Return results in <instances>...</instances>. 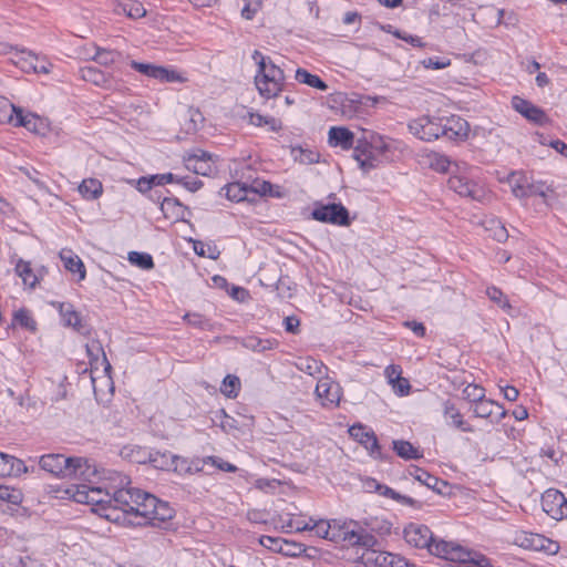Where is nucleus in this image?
I'll return each mask as SVG.
<instances>
[{
	"label": "nucleus",
	"instance_id": "09e8293b",
	"mask_svg": "<svg viewBox=\"0 0 567 567\" xmlns=\"http://www.w3.org/2000/svg\"><path fill=\"white\" fill-rule=\"evenodd\" d=\"M122 59V53L115 50L99 49L94 55V60L100 65H111Z\"/></svg>",
	"mask_w": 567,
	"mask_h": 567
},
{
	"label": "nucleus",
	"instance_id": "7ed1b4c3",
	"mask_svg": "<svg viewBox=\"0 0 567 567\" xmlns=\"http://www.w3.org/2000/svg\"><path fill=\"white\" fill-rule=\"evenodd\" d=\"M65 494L76 503L91 504L93 511L101 516L111 518L107 513L112 509L113 504V485L112 486H91L87 484L72 485L65 489Z\"/></svg>",
	"mask_w": 567,
	"mask_h": 567
},
{
	"label": "nucleus",
	"instance_id": "37998d69",
	"mask_svg": "<svg viewBox=\"0 0 567 567\" xmlns=\"http://www.w3.org/2000/svg\"><path fill=\"white\" fill-rule=\"evenodd\" d=\"M174 458L171 453H162L159 451H151V457L147 463L152 464L155 468L158 470H169L174 464Z\"/></svg>",
	"mask_w": 567,
	"mask_h": 567
},
{
	"label": "nucleus",
	"instance_id": "c9c22d12",
	"mask_svg": "<svg viewBox=\"0 0 567 567\" xmlns=\"http://www.w3.org/2000/svg\"><path fill=\"white\" fill-rule=\"evenodd\" d=\"M243 346L255 352H265L275 349L278 346V342L271 339H260L258 337L250 336L243 340Z\"/></svg>",
	"mask_w": 567,
	"mask_h": 567
},
{
	"label": "nucleus",
	"instance_id": "e433bc0d",
	"mask_svg": "<svg viewBox=\"0 0 567 567\" xmlns=\"http://www.w3.org/2000/svg\"><path fill=\"white\" fill-rule=\"evenodd\" d=\"M228 199L234 202L245 200L250 193L249 185L246 183H230L221 188Z\"/></svg>",
	"mask_w": 567,
	"mask_h": 567
},
{
	"label": "nucleus",
	"instance_id": "58836bf2",
	"mask_svg": "<svg viewBox=\"0 0 567 567\" xmlns=\"http://www.w3.org/2000/svg\"><path fill=\"white\" fill-rule=\"evenodd\" d=\"M102 190V183L95 178L84 179L79 186V192L85 199H95L100 197Z\"/></svg>",
	"mask_w": 567,
	"mask_h": 567
},
{
	"label": "nucleus",
	"instance_id": "5fc2aeb1",
	"mask_svg": "<svg viewBox=\"0 0 567 567\" xmlns=\"http://www.w3.org/2000/svg\"><path fill=\"white\" fill-rule=\"evenodd\" d=\"M250 123L256 126L267 125L269 130L272 132H278L281 130V122L275 117H266L260 114H250Z\"/></svg>",
	"mask_w": 567,
	"mask_h": 567
},
{
	"label": "nucleus",
	"instance_id": "864d4df0",
	"mask_svg": "<svg viewBox=\"0 0 567 567\" xmlns=\"http://www.w3.org/2000/svg\"><path fill=\"white\" fill-rule=\"evenodd\" d=\"M543 538L539 535H527L526 533H520L515 537V544L525 548H534L538 549L542 547Z\"/></svg>",
	"mask_w": 567,
	"mask_h": 567
},
{
	"label": "nucleus",
	"instance_id": "79ce46f5",
	"mask_svg": "<svg viewBox=\"0 0 567 567\" xmlns=\"http://www.w3.org/2000/svg\"><path fill=\"white\" fill-rule=\"evenodd\" d=\"M297 368L312 377L321 375L323 373V369H326L321 361L313 358L300 359V361L297 363Z\"/></svg>",
	"mask_w": 567,
	"mask_h": 567
},
{
	"label": "nucleus",
	"instance_id": "774afa93",
	"mask_svg": "<svg viewBox=\"0 0 567 567\" xmlns=\"http://www.w3.org/2000/svg\"><path fill=\"white\" fill-rule=\"evenodd\" d=\"M285 527L289 528V530L301 533L308 529V524L307 522L297 519L295 517H289L285 523Z\"/></svg>",
	"mask_w": 567,
	"mask_h": 567
},
{
	"label": "nucleus",
	"instance_id": "a19ab883",
	"mask_svg": "<svg viewBox=\"0 0 567 567\" xmlns=\"http://www.w3.org/2000/svg\"><path fill=\"white\" fill-rule=\"evenodd\" d=\"M16 272L22 279L24 285L31 288L37 285L38 278L33 274L30 262L19 259L16 264Z\"/></svg>",
	"mask_w": 567,
	"mask_h": 567
},
{
	"label": "nucleus",
	"instance_id": "0e129e2a",
	"mask_svg": "<svg viewBox=\"0 0 567 567\" xmlns=\"http://www.w3.org/2000/svg\"><path fill=\"white\" fill-rule=\"evenodd\" d=\"M492 224L493 226L491 227V230L493 231L494 239L498 243L507 240V229L499 221L493 220Z\"/></svg>",
	"mask_w": 567,
	"mask_h": 567
},
{
	"label": "nucleus",
	"instance_id": "c756f323",
	"mask_svg": "<svg viewBox=\"0 0 567 567\" xmlns=\"http://www.w3.org/2000/svg\"><path fill=\"white\" fill-rule=\"evenodd\" d=\"M60 313L63 318L65 326L72 327L81 333H86V326L82 323L81 317L73 309L72 305L61 303Z\"/></svg>",
	"mask_w": 567,
	"mask_h": 567
},
{
	"label": "nucleus",
	"instance_id": "4d7b16f0",
	"mask_svg": "<svg viewBox=\"0 0 567 567\" xmlns=\"http://www.w3.org/2000/svg\"><path fill=\"white\" fill-rule=\"evenodd\" d=\"M463 395L466 400L475 404L485 399V389L477 384H468L463 390Z\"/></svg>",
	"mask_w": 567,
	"mask_h": 567
},
{
	"label": "nucleus",
	"instance_id": "338daca9",
	"mask_svg": "<svg viewBox=\"0 0 567 567\" xmlns=\"http://www.w3.org/2000/svg\"><path fill=\"white\" fill-rule=\"evenodd\" d=\"M395 393L400 395H406L410 392L411 385L409 380L405 378H399L398 380L390 382Z\"/></svg>",
	"mask_w": 567,
	"mask_h": 567
},
{
	"label": "nucleus",
	"instance_id": "f8f14e48",
	"mask_svg": "<svg viewBox=\"0 0 567 567\" xmlns=\"http://www.w3.org/2000/svg\"><path fill=\"white\" fill-rule=\"evenodd\" d=\"M130 65L135 71L140 72L141 74L152 78L155 80H159L164 83H173V82H179L182 81V76L175 72L174 70L166 69L164 66L151 64V63H143L132 60L130 62Z\"/></svg>",
	"mask_w": 567,
	"mask_h": 567
},
{
	"label": "nucleus",
	"instance_id": "423d86ee",
	"mask_svg": "<svg viewBox=\"0 0 567 567\" xmlns=\"http://www.w3.org/2000/svg\"><path fill=\"white\" fill-rule=\"evenodd\" d=\"M433 555L454 563L453 567H486L488 561L484 557L476 559L471 551L461 545L441 542L433 550Z\"/></svg>",
	"mask_w": 567,
	"mask_h": 567
},
{
	"label": "nucleus",
	"instance_id": "bf43d9fd",
	"mask_svg": "<svg viewBox=\"0 0 567 567\" xmlns=\"http://www.w3.org/2000/svg\"><path fill=\"white\" fill-rule=\"evenodd\" d=\"M85 348H86V353L90 358L91 364H93V362H97L100 359V355H102L104 362H107L106 355H105L103 348L99 341L92 340L91 342L86 343Z\"/></svg>",
	"mask_w": 567,
	"mask_h": 567
},
{
	"label": "nucleus",
	"instance_id": "9b49d317",
	"mask_svg": "<svg viewBox=\"0 0 567 567\" xmlns=\"http://www.w3.org/2000/svg\"><path fill=\"white\" fill-rule=\"evenodd\" d=\"M542 507L553 519L561 520L567 517V499L558 489L549 488L543 493Z\"/></svg>",
	"mask_w": 567,
	"mask_h": 567
},
{
	"label": "nucleus",
	"instance_id": "a211bd4d",
	"mask_svg": "<svg viewBox=\"0 0 567 567\" xmlns=\"http://www.w3.org/2000/svg\"><path fill=\"white\" fill-rule=\"evenodd\" d=\"M185 166L188 171L197 175L210 176L215 173V166L208 153L199 151V154H193L185 158Z\"/></svg>",
	"mask_w": 567,
	"mask_h": 567
},
{
	"label": "nucleus",
	"instance_id": "c03bdc74",
	"mask_svg": "<svg viewBox=\"0 0 567 567\" xmlns=\"http://www.w3.org/2000/svg\"><path fill=\"white\" fill-rule=\"evenodd\" d=\"M184 320L187 321V323L194 328L205 330V331H212L214 330V323L210 319L206 318L202 313L197 312H188L184 317Z\"/></svg>",
	"mask_w": 567,
	"mask_h": 567
},
{
	"label": "nucleus",
	"instance_id": "13d9d810",
	"mask_svg": "<svg viewBox=\"0 0 567 567\" xmlns=\"http://www.w3.org/2000/svg\"><path fill=\"white\" fill-rule=\"evenodd\" d=\"M13 320L14 322H17L18 324H20L21 327L25 328V329H29V330H35V321L33 320V318L30 316V312L27 310V309H19L18 311L14 312V316H13Z\"/></svg>",
	"mask_w": 567,
	"mask_h": 567
},
{
	"label": "nucleus",
	"instance_id": "680f3d73",
	"mask_svg": "<svg viewBox=\"0 0 567 567\" xmlns=\"http://www.w3.org/2000/svg\"><path fill=\"white\" fill-rule=\"evenodd\" d=\"M250 193L259 194V195H270L272 194V184L266 181H255L251 185H249Z\"/></svg>",
	"mask_w": 567,
	"mask_h": 567
},
{
	"label": "nucleus",
	"instance_id": "f03ea898",
	"mask_svg": "<svg viewBox=\"0 0 567 567\" xmlns=\"http://www.w3.org/2000/svg\"><path fill=\"white\" fill-rule=\"evenodd\" d=\"M251 58L258 65L255 84L259 94L266 99L277 96L282 90L284 71L258 50L254 51Z\"/></svg>",
	"mask_w": 567,
	"mask_h": 567
},
{
	"label": "nucleus",
	"instance_id": "412c9836",
	"mask_svg": "<svg viewBox=\"0 0 567 567\" xmlns=\"http://www.w3.org/2000/svg\"><path fill=\"white\" fill-rule=\"evenodd\" d=\"M353 158L365 173L377 167L378 158L372 153V144L365 141H358L353 150Z\"/></svg>",
	"mask_w": 567,
	"mask_h": 567
},
{
	"label": "nucleus",
	"instance_id": "473e14b6",
	"mask_svg": "<svg viewBox=\"0 0 567 567\" xmlns=\"http://www.w3.org/2000/svg\"><path fill=\"white\" fill-rule=\"evenodd\" d=\"M81 76L84 81L92 82L95 85L110 87L111 78L94 66H84L81 69Z\"/></svg>",
	"mask_w": 567,
	"mask_h": 567
},
{
	"label": "nucleus",
	"instance_id": "49530a36",
	"mask_svg": "<svg viewBox=\"0 0 567 567\" xmlns=\"http://www.w3.org/2000/svg\"><path fill=\"white\" fill-rule=\"evenodd\" d=\"M185 116L186 120L185 123L183 124L184 131L187 134L195 133L198 130L199 124H202L204 121L203 114L200 113L199 110L189 107Z\"/></svg>",
	"mask_w": 567,
	"mask_h": 567
},
{
	"label": "nucleus",
	"instance_id": "f704fd0d",
	"mask_svg": "<svg viewBox=\"0 0 567 567\" xmlns=\"http://www.w3.org/2000/svg\"><path fill=\"white\" fill-rule=\"evenodd\" d=\"M392 444L396 455L403 460H419L423 456L422 452L414 447L409 441L394 440Z\"/></svg>",
	"mask_w": 567,
	"mask_h": 567
},
{
	"label": "nucleus",
	"instance_id": "6e6552de",
	"mask_svg": "<svg viewBox=\"0 0 567 567\" xmlns=\"http://www.w3.org/2000/svg\"><path fill=\"white\" fill-rule=\"evenodd\" d=\"M145 504L142 509V517L138 520H130L133 525H152L156 526L157 523H164L173 518V509L166 502H162L152 494H145Z\"/></svg>",
	"mask_w": 567,
	"mask_h": 567
},
{
	"label": "nucleus",
	"instance_id": "0eeeda50",
	"mask_svg": "<svg viewBox=\"0 0 567 567\" xmlns=\"http://www.w3.org/2000/svg\"><path fill=\"white\" fill-rule=\"evenodd\" d=\"M456 172L447 179V187L464 198L472 200H483L487 196L485 187L478 182L472 179L455 164Z\"/></svg>",
	"mask_w": 567,
	"mask_h": 567
},
{
	"label": "nucleus",
	"instance_id": "dca6fc26",
	"mask_svg": "<svg viewBox=\"0 0 567 567\" xmlns=\"http://www.w3.org/2000/svg\"><path fill=\"white\" fill-rule=\"evenodd\" d=\"M468 123L458 116H451L445 118L444 122L441 121V137L450 141L463 140L468 136Z\"/></svg>",
	"mask_w": 567,
	"mask_h": 567
},
{
	"label": "nucleus",
	"instance_id": "ddd939ff",
	"mask_svg": "<svg viewBox=\"0 0 567 567\" xmlns=\"http://www.w3.org/2000/svg\"><path fill=\"white\" fill-rule=\"evenodd\" d=\"M409 131L417 138L431 142L441 137V121L421 117L409 123Z\"/></svg>",
	"mask_w": 567,
	"mask_h": 567
},
{
	"label": "nucleus",
	"instance_id": "20e7f679",
	"mask_svg": "<svg viewBox=\"0 0 567 567\" xmlns=\"http://www.w3.org/2000/svg\"><path fill=\"white\" fill-rule=\"evenodd\" d=\"M120 480L118 485H113L112 509H120L123 514L134 517L138 520L142 517V509L145 504L144 496L147 494L138 488L125 487L130 484L126 476L116 474Z\"/></svg>",
	"mask_w": 567,
	"mask_h": 567
},
{
	"label": "nucleus",
	"instance_id": "1a4fd4ad",
	"mask_svg": "<svg viewBox=\"0 0 567 567\" xmlns=\"http://www.w3.org/2000/svg\"><path fill=\"white\" fill-rule=\"evenodd\" d=\"M311 216L318 221L339 226H349L351 223L349 212L342 204H316Z\"/></svg>",
	"mask_w": 567,
	"mask_h": 567
},
{
	"label": "nucleus",
	"instance_id": "4be33fe9",
	"mask_svg": "<svg viewBox=\"0 0 567 567\" xmlns=\"http://www.w3.org/2000/svg\"><path fill=\"white\" fill-rule=\"evenodd\" d=\"M329 144L333 147L350 150L353 146L354 135L347 127L332 126L329 130Z\"/></svg>",
	"mask_w": 567,
	"mask_h": 567
},
{
	"label": "nucleus",
	"instance_id": "69168bd1",
	"mask_svg": "<svg viewBox=\"0 0 567 567\" xmlns=\"http://www.w3.org/2000/svg\"><path fill=\"white\" fill-rule=\"evenodd\" d=\"M374 487L375 491L380 494V495H383L385 497H390L392 499H396V497L399 496V493L395 492L394 489H392L391 487L389 486H385V485H381L379 483H377V481H371V483L369 484V487Z\"/></svg>",
	"mask_w": 567,
	"mask_h": 567
},
{
	"label": "nucleus",
	"instance_id": "cd10ccee",
	"mask_svg": "<svg viewBox=\"0 0 567 567\" xmlns=\"http://www.w3.org/2000/svg\"><path fill=\"white\" fill-rule=\"evenodd\" d=\"M120 455L132 463L145 464L151 457V451L140 445L127 444L121 449Z\"/></svg>",
	"mask_w": 567,
	"mask_h": 567
},
{
	"label": "nucleus",
	"instance_id": "3c124183",
	"mask_svg": "<svg viewBox=\"0 0 567 567\" xmlns=\"http://www.w3.org/2000/svg\"><path fill=\"white\" fill-rule=\"evenodd\" d=\"M486 295L489 298L491 301L496 303L498 307L504 309L507 312H511L512 306L509 301L507 300V297L503 293L501 289L497 287H488L486 289Z\"/></svg>",
	"mask_w": 567,
	"mask_h": 567
},
{
	"label": "nucleus",
	"instance_id": "7c9ffc66",
	"mask_svg": "<svg viewBox=\"0 0 567 567\" xmlns=\"http://www.w3.org/2000/svg\"><path fill=\"white\" fill-rule=\"evenodd\" d=\"M60 258L63 261L66 270L73 274H79L80 280L85 278V267L79 256L74 255L71 250H62L60 252Z\"/></svg>",
	"mask_w": 567,
	"mask_h": 567
},
{
	"label": "nucleus",
	"instance_id": "bb28decb",
	"mask_svg": "<svg viewBox=\"0 0 567 567\" xmlns=\"http://www.w3.org/2000/svg\"><path fill=\"white\" fill-rule=\"evenodd\" d=\"M495 408L498 410L496 417V422H498L506 415V411L502 405L493 400L483 399L475 403L473 406V413L476 417L488 419L493 415Z\"/></svg>",
	"mask_w": 567,
	"mask_h": 567
},
{
	"label": "nucleus",
	"instance_id": "b1692460",
	"mask_svg": "<svg viewBox=\"0 0 567 567\" xmlns=\"http://www.w3.org/2000/svg\"><path fill=\"white\" fill-rule=\"evenodd\" d=\"M23 499V494L19 488L0 484V511L3 513L12 511Z\"/></svg>",
	"mask_w": 567,
	"mask_h": 567
},
{
	"label": "nucleus",
	"instance_id": "2eb2a0df",
	"mask_svg": "<svg viewBox=\"0 0 567 567\" xmlns=\"http://www.w3.org/2000/svg\"><path fill=\"white\" fill-rule=\"evenodd\" d=\"M349 434L362 444L372 456L381 458L380 445L374 432L368 431L362 424H354L350 426Z\"/></svg>",
	"mask_w": 567,
	"mask_h": 567
},
{
	"label": "nucleus",
	"instance_id": "c85d7f7f",
	"mask_svg": "<svg viewBox=\"0 0 567 567\" xmlns=\"http://www.w3.org/2000/svg\"><path fill=\"white\" fill-rule=\"evenodd\" d=\"M116 14H125L131 19H141L146 16L143 4L136 0H122L114 6Z\"/></svg>",
	"mask_w": 567,
	"mask_h": 567
},
{
	"label": "nucleus",
	"instance_id": "ea45409f",
	"mask_svg": "<svg viewBox=\"0 0 567 567\" xmlns=\"http://www.w3.org/2000/svg\"><path fill=\"white\" fill-rule=\"evenodd\" d=\"M295 78L299 83L307 84L320 91H326L328 89V85L324 81H322L318 75L309 73L305 69H297Z\"/></svg>",
	"mask_w": 567,
	"mask_h": 567
},
{
	"label": "nucleus",
	"instance_id": "5701e85b",
	"mask_svg": "<svg viewBox=\"0 0 567 567\" xmlns=\"http://www.w3.org/2000/svg\"><path fill=\"white\" fill-rule=\"evenodd\" d=\"M161 210L166 219L179 221L185 219L187 208L177 198L164 197Z\"/></svg>",
	"mask_w": 567,
	"mask_h": 567
},
{
	"label": "nucleus",
	"instance_id": "052dcab7",
	"mask_svg": "<svg viewBox=\"0 0 567 567\" xmlns=\"http://www.w3.org/2000/svg\"><path fill=\"white\" fill-rule=\"evenodd\" d=\"M430 166L436 172L445 173L451 166V161L445 155L434 153L430 157Z\"/></svg>",
	"mask_w": 567,
	"mask_h": 567
},
{
	"label": "nucleus",
	"instance_id": "f257e3e1",
	"mask_svg": "<svg viewBox=\"0 0 567 567\" xmlns=\"http://www.w3.org/2000/svg\"><path fill=\"white\" fill-rule=\"evenodd\" d=\"M39 465L45 472L61 477L91 482L97 475V468L83 457H66L63 454L42 455Z\"/></svg>",
	"mask_w": 567,
	"mask_h": 567
},
{
	"label": "nucleus",
	"instance_id": "393cba45",
	"mask_svg": "<svg viewBox=\"0 0 567 567\" xmlns=\"http://www.w3.org/2000/svg\"><path fill=\"white\" fill-rule=\"evenodd\" d=\"M14 126L25 127L28 131L42 134L45 130V123L33 113L23 114L22 109L17 112Z\"/></svg>",
	"mask_w": 567,
	"mask_h": 567
},
{
	"label": "nucleus",
	"instance_id": "aec40b11",
	"mask_svg": "<svg viewBox=\"0 0 567 567\" xmlns=\"http://www.w3.org/2000/svg\"><path fill=\"white\" fill-rule=\"evenodd\" d=\"M409 474L421 484L425 485L427 488L436 492L440 495L445 494L449 484L446 481L440 480L439 477L430 474L423 468L417 466H411L409 470Z\"/></svg>",
	"mask_w": 567,
	"mask_h": 567
},
{
	"label": "nucleus",
	"instance_id": "6e6d98bb",
	"mask_svg": "<svg viewBox=\"0 0 567 567\" xmlns=\"http://www.w3.org/2000/svg\"><path fill=\"white\" fill-rule=\"evenodd\" d=\"M193 248H194L195 254L200 257H208L210 259H217L219 256V250L217 249L216 246L205 244L204 241H200V240H195Z\"/></svg>",
	"mask_w": 567,
	"mask_h": 567
},
{
	"label": "nucleus",
	"instance_id": "2f4dec72",
	"mask_svg": "<svg viewBox=\"0 0 567 567\" xmlns=\"http://www.w3.org/2000/svg\"><path fill=\"white\" fill-rule=\"evenodd\" d=\"M11 62L19 66L23 72L31 73L34 62H39V56L31 51L17 49L11 58Z\"/></svg>",
	"mask_w": 567,
	"mask_h": 567
},
{
	"label": "nucleus",
	"instance_id": "de8ad7c7",
	"mask_svg": "<svg viewBox=\"0 0 567 567\" xmlns=\"http://www.w3.org/2000/svg\"><path fill=\"white\" fill-rule=\"evenodd\" d=\"M240 390V380L234 374H227L221 383L220 391L227 398L234 399Z\"/></svg>",
	"mask_w": 567,
	"mask_h": 567
},
{
	"label": "nucleus",
	"instance_id": "72a5a7b5",
	"mask_svg": "<svg viewBox=\"0 0 567 567\" xmlns=\"http://www.w3.org/2000/svg\"><path fill=\"white\" fill-rule=\"evenodd\" d=\"M444 416L446 420H449V419L451 420V422L449 423L450 425L457 427V429L462 430L463 432H472L473 431V429L471 426H467V424L463 420V416L460 413V411L450 401H446L444 403Z\"/></svg>",
	"mask_w": 567,
	"mask_h": 567
},
{
	"label": "nucleus",
	"instance_id": "4468645a",
	"mask_svg": "<svg viewBox=\"0 0 567 567\" xmlns=\"http://www.w3.org/2000/svg\"><path fill=\"white\" fill-rule=\"evenodd\" d=\"M362 559L364 563L372 567H408L406 560L395 554L389 551H379L371 548H365Z\"/></svg>",
	"mask_w": 567,
	"mask_h": 567
},
{
	"label": "nucleus",
	"instance_id": "6ab92c4d",
	"mask_svg": "<svg viewBox=\"0 0 567 567\" xmlns=\"http://www.w3.org/2000/svg\"><path fill=\"white\" fill-rule=\"evenodd\" d=\"M512 106L524 117L536 124H543L544 122L547 121L546 113L542 109H539L538 106L534 105L533 103L525 99L514 96L512 99Z\"/></svg>",
	"mask_w": 567,
	"mask_h": 567
},
{
	"label": "nucleus",
	"instance_id": "a878e982",
	"mask_svg": "<svg viewBox=\"0 0 567 567\" xmlns=\"http://www.w3.org/2000/svg\"><path fill=\"white\" fill-rule=\"evenodd\" d=\"M25 472L27 467L21 460L0 452V476L19 475Z\"/></svg>",
	"mask_w": 567,
	"mask_h": 567
},
{
	"label": "nucleus",
	"instance_id": "f3484780",
	"mask_svg": "<svg viewBox=\"0 0 567 567\" xmlns=\"http://www.w3.org/2000/svg\"><path fill=\"white\" fill-rule=\"evenodd\" d=\"M315 392L324 406H337L340 402V388L328 378L318 381Z\"/></svg>",
	"mask_w": 567,
	"mask_h": 567
},
{
	"label": "nucleus",
	"instance_id": "9d476101",
	"mask_svg": "<svg viewBox=\"0 0 567 567\" xmlns=\"http://www.w3.org/2000/svg\"><path fill=\"white\" fill-rule=\"evenodd\" d=\"M404 539L416 548H427L433 555L434 548L442 542L433 538L432 532L425 525L410 524L404 528Z\"/></svg>",
	"mask_w": 567,
	"mask_h": 567
},
{
	"label": "nucleus",
	"instance_id": "e2e57ef3",
	"mask_svg": "<svg viewBox=\"0 0 567 567\" xmlns=\"http://www.w3.org/2000/svg\"><path fill=\"white\" fill-rule=\"evenodd\" d=\"M311 529H313L318 537L331 540V532L328 520L320 519L313 522Z\"/></svg>",
	"mask_w": 567,
	"mask_h": 567
},
{
	"label": "nucleus",
	"instance_id": "4c0bfd02",
	"mask_svg": "<svg viewBox=\"0 0 567 567\" xmlns=\"http://www.w3.org/2000/svg\"><path fill=\"white\" fill-rule=\"evenodd\" d=\"M513 194L516 197L523 198L528 196H540L546 197L547 195V187H544V185H522V184H515L512 187Z\"/></svg>",
	"mask_w": 567,
	"mask_h": 567
},
{
	"label": "nucleus",
	"instance_id": "603ef678",
	"mask_svg": "<svg viewBox=\"0 0 567 567\" xmlns=\"http://www.w3.org/2000/svg\"><path fill=\"white\" fill-rule=\"evenodd\" d=\"M259 544L275 553H280L281 550H284V546L290 545V542L281 539L279 537L262 535L259 538Z\"/></svg>",
	"mask_w": 567,
	"mask_h": 567
},
{
	"label": "nucleus",
	"instance_id": "8fccbe9b",
	"mask_svg": "<svg viewBox=\"0 0 567 567\" xmlns=\"http://www.w3.org/2000/svg\"><path fill=\"white\" fill-rule=\"evenodd\" d=\"M127 259L132 265L145 270L154 267L153 257L147 252L131 251Z\"/></svg>",
	"mask_w": 567,
	"mask_h": 567
},
{
	"label": "nucleus",
	"instance_id": "a18cd8bd",
	"mask_svg": "<svg viewBox=\"0 0 567 567\" xmlns=\"http://www.w3.org/2000/svg\"><path fill=\"white\" fill-rule=\"evenodd\" d=\"M19 110L21 109L17 107L6 97H0V123H11L14 125Z\"/></svg>",
	"mask_w": 567,
	"mask_h": 567
},
{
	"label": "nucleus",
	"instance_id": "39448f33",
	"mask_svg": "<svg viewBox=\"0 0 567 567\" xmlns=\"http://www.w3.org/2000/svg\"><path fill=\"white\" fill-rule=\"evenodd\" d=\"M331 532V542L344 543L349 546L371 548L377 544V538L361 528L354 520L331 519L328 520Z\"/></svg>",
	"mask_w": 567,
	"mask_h": 567
}]
</instances>
